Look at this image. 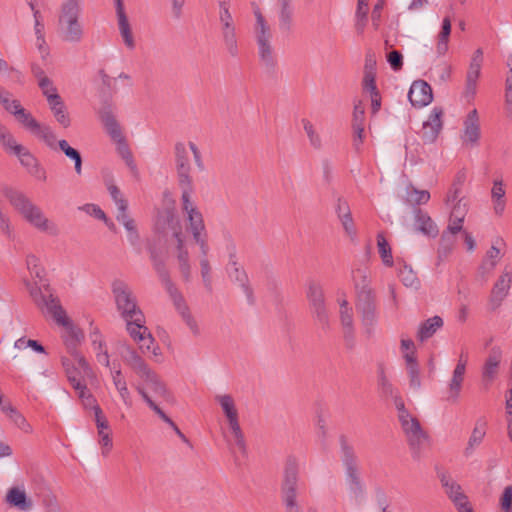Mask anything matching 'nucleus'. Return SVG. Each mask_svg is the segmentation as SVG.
Segmentation results:
<instances>
[{
  "instance_id": "obj_46",
  "label": "nucleus",
  "mask_w": 512,
  "mask_h": 512,
  "mask_svg": "<svg viewBox=\"0 0 512 512\" xmlns=\"http://www.w3.org/2000/svg\"><path fill=\"white\" fill-rule=\"evenodd\" d=\"M222 40L231 57H237L239 55L238 39L236 29L221 31Z\"/></svg>"
},
{
  "instance_id": "obj_4",
  "label": "nucleus",
  "mask_w": 512,
  "mask_h": 512,
  "mask_svg": "<svg viewBox=\"0 0 512 512\" xmlns=\"http://www.w3.org/2000/svg\"><path fill=\"white\" fill-rule=\"evenodd\" d=\"M81 0H65L61 5L58 25L61 38L69 43H79L83 40L84 29L79 18Z\"/></svg>"
},
{
  "instance_id": "obj_53",
  "label": "nucleus",
  "mask_w": 512,
  "mask_h": 512,
  "mask_svg": "<svg viewBox=\"0 0 512 512\" xmlns=\"http://www.w3.org/2000/svg\"><path fill=\"white\" fill-rule=\"evenodd\" d=\"M463 181L464 176L458 175L456 180L452 183L445 198L446 205L452 206L458 201V199L465 198L464 196H461Z\"/></svg>"
},
{
  "instance_id": "obj_49",
  "label": "nucleus",
  "mask_w": 512,
  "mask_h": 512,
  "mask_svg": "<svg viewBox=\"0 0 512 512\" xmlns=\"http://www.w3.org/2000/svg\"><path fill=\"white\" fill-rule=\"evenodd\" d=\"M280 6L279 25L283 30H289L292 23L291 0H278Z\"/></svg>"
},
{
  "instance_id": "obj_62",
  "label": "nucleus",
  "mask_w": 512,
  "mask_h": 512,
  "mask_svg": "<svg viewBox=\"0 0 512 512\" xmlns=\"http://www.w3.org/2000/svg\"><path fill=\"white\" fill-rule=\"evenodd\" d=\"M149 387L152 389V391L163 398H166L167 396V390L165 385L160 381L159 377L154 372L152 374V377H148L146 380Z\"/></svg>"
},
{
  "instance_id": "obj_3",
  "label": "nucleus",
  "mask_w": 512,
  "mask_h": 512,
  "mask_svg": "<svg viewBox=\"0 0 512 512\" xmlns=\"http://www.w3.org/2000/svg\"><path fill=\"white\" fill-rule=\"evenodd\" d=\"M3 194L11 206L35 229L51 235L58 233L57 226L51 222L45 216L42 209L23 192L6 187L3 189Z\"/></svg>"
},
{
  "instance_id": "obj_50",
  "label": "nucleus",
  "mask_w": 512,
  "mask_h": 512,
  "mask_svg": "<svg viewBox=\"0 0 512 512\" xmlns=\"http://www.w3.org/2000/svg\"><path fill=\"white\" fill-rule=\"evenodd\" d=\"M136 391L141 395L147 405L169 426L173 425V420L151 399L146 390L141 385L135 386Z\"/></svg>"
},
{
  "instance_id": "obj_16",
  "label": "nucleus",
  "mask_w": 512,
  "mask_h": 512,
  "mask_svg": "<svg viewBox=\"0 0 512 512\" xmlns=\"http://www.w3.org/2000/svg\"><path fill=\"white\" fill-rule=\"evenodd\" d=\"M356 310L363 325L370 332L377 322L376 296L374 291H362L357 295Z\"/></svg>"
},
{
  "instance_id": "obj_44",
  "label": "nucleus",
  "mask_w": 512,
  "mask_h": 512,
  "mask_svg": "<svg viewBox=\"0 0 512 512\" xmlns=\"http://www.w3.org/2000/svg\"><path fill=\"white\" fill-rule=\"evenodd\" d=\"M377 247L383 264L385 266L392 267L394 263L392 250L383 233L377 234Z\"/></svg>"
},
{
  "instance_id": "obj_17",
  "label": "nucleus",
  "mask_w": 512,
  "mask_h": 512,
  "mask_svg": "<svg viewBox=\"0 0 512 512\" xmlns=\"http://www.w3.org/2000/svg\"><path fill=\"white\" fill-rule=\"evenodd\" d=\"M299 464L294 457L286 460L284 478L281 486L282 499L297 498Z\"/></svg>"
},
{
  "instance_id": "obj_14",
  "label": "nucleus",
  "mask_w": 512,
  "mask_h": 512,
  "mask_svg": "<svg viewBox=\"0 0 512 512\" xmlns=\"http://www.w3.org/2000/svg\"><path fill=\"white\" fill-rule=\"evenodd\" d=\"M311 311L323 329L329 327V313L325 305L324 292L320 284L311 282L307 290Z\"/></svg>"
},
{
  "instance_id": "obj_38",
  "label": "nucleus",
  "mask_w": 512,
  "mask_h": 512,
  "mask_svg": "<svg viewBox=\"0 0 512 512\" xmlns=\"http://www.w3.org/2000/svg\"><path fill=\"white\" fill-rule=\"evenodd\" d=\"M443 324V319L437 315L425 320L419 326L417 339L420 342L428 340L443 326Z\"/></svg>"
},
{
  "instance_id": "obj_58",
  "label": "nucleus",
  "mask_w": 512,
  "mask_h": 512,
  "mask_svg": "<svg viewBox=\"0 0 512 512\" xmlns=\"http://www.w3.org/2000/svg\"><path fill=\"white\" fill-rule=\"evenodd\" d=\"M33 135L45 142L50 148H56V135L49 126L41 124Z\"/></svg>"
},
{
  "instance_id": "obj_21",
  "label": "nucleus",
  "mask_w": 512,
  "mask_h": 512,
  "mask_svg": "<svg viewBox=\"0 0 512 512\" xmlns=\"http://www.w3.org/2000/svg\"><path fill=\"white\" fill-rule=\"evenodd\" d=\"M480 136L481 131L478 112L476 109H473L464 120V130L461 136L462 142L465 145L475 146L478 144Z\"/></svg>"
},
{
  "instance_id": "obj_19",
  "label": "nucleus",
  "mask_w": 512,
  "mask_h": 512,
  "mask_svg": "<svg viewBox=\"0 0 512 512\" xmlns=\"http://www.w3.org/2000/svg\"><path fill=\"white\" fill-rule=\"evenodd\" d=\"M483 62V52L481 49H477L471 59L469 69L466 76V98H473L476 94L477 80L480 76L481 67Z\"/></svg>"
},
{
  "instance_id": "obj_10",
  "label": "nucleus",
  "mask_w": 512,
  "mask_h": 512,
  "mask_svg": "<svg viewBox=\"0 0 512 512\" xmlns=\"http://www.w3.org/2000/svg\"><path fill=\"white\" fill-rule=\"evenodd\" d=\"M341 451L342 461L346 469L349 490L356 498H358L363 494V484L359 476L357 457L353 448L344 440L341 443Z\"/></svg>"
},
{
  "instance_id": "obj_45",
  "label": "nucleus",
  "mask_w": 512,
  "mask_h": 512,
  "mask_svg": "<svg viewBox=\"0 0 512 512\" xmlns=\"http://www.w3.org/2000/svg\"><path fill=\"white\" fill-rule=\"evenodd\" d=\"M451 33V20L449 17H445L442 22V28L438 35L437 53L444 55L448 50V41Z\"/></svg>"
},
{
  "instance_id": "obj_42",
  "label": "nucleus",
  "mask_w": 512,
  "mask_h": 512,
  "mask_svg": "<svg viewBox=\"0 0 512 512\" xmlns=\"http://www.w3.org/2000/svg\"><path fill=\"white\" fill-rule=\"evenodd\" d=\"M354 286L359 295L362 291H373L370 287V277L366 268H357L352 271Z\"/></svg>"
},
{
  "instance_id": "obj_31",
  "label": "nucleus",
  "mask_w": 512,
  "mask_h": 512,
  "mask_svg": "<svg viewBox=\"0 0 512 512\" xmlns=\"http://www.w3.org/2000/svg\"><path fill=\"white\" fill-rule=\"evenodd\" d=\"M340 304V321L343 328L344 338L348 342L354 339V326H353V310L349 307L346 299L339 302Z\"/></svg>"
},
{
  "instance_id": "obj_2",
  "label": "nucleus",
  "mask_w": 512,
  "mask_h": 512,
  "mask_svg": "<svg viewBox=\"0 0 512 512\" xmlns=\"http://www.w3.org/2000/svg\"><path fill=\"white\" fill-rule=\"evenodd\" d=\"M155 230L158 234L168 238L171 236L175 241L173 255L176 257L178 267L183 279L188 282L191 279V264L189 254V243L185 240L179 218L173 208H167L158 213Z\"/></svg>"
},
{
  "instance_id": "obj_40",
  "label": "nucleus",
  "mask_w": 512,
  "mask_h": 512,
  "mask_svg": "<svg viewBox=\"0 0 512 512\" xmlns=\"http://www.w3.org/2000/svg\"><path fill=\"white\" fill-rule=\"evenodd\" d=\"M126 363L143 380L152 377L154 373L134 350L131 351L129 357L126 359Z\"/></svg>"
},
{
  "instance_id": "obj_36",
  "label": "nucleus",
  "mask_w": 512,
  "mask_h": 512,
  "mask_svg": "<svg viewBox=\"0 0 512 512\" xmlns=\"http://www.w3.org/2000/svg\"><path fill=\"white\" fill-rule=\"evenodd\" d=\"M26 264H27V268H28L31 276L33 278L39 279V283L38 282L31 283V282L27 281L26 287H28V284H30V286L40 288L43 292H45V287H47L48 290H50V288L47 284L42 283L43 277H44V269L40 266L39 259L34 255H29V256H27ZM27 289H29V288H27ZM28 291L30 292V290H28ZM49 293H51V291H49Z\"/></svg>"
},
{
  "instance_id": "obj_60",
  "label": "nucleus",
  "mask_w": 512,
  "mask_h": 512,
  "mask_svg": "<svg viewBox=\"0 0 512 512\" xmlns=\"http://www.w3.org/2000/svg\"><path fill=\"white\" fill-rule=\"evenodd\" d=\"M302 124L311 146L315 149H320L322 141L320 135L316 132L314 125L308 119H302Z\"/></svg>"
},
{
  "instance_id": "obj_5",
  "label": "nucleus",
  "mask_w": 512,
  "mask_h": 512,
  "mask_svg": "<svg viewBox=\"0 0 512 512\" xmlns=\"http://www.w3.org/2000/svg\"><path fill=\"white\" fill-rule=\"evenodd\" d=\"M113 294L117 310L126 322L127 330L131 326H139V323H145V316L137 304L136 297L126 283L122 281L114 282Z\"/></svg>"
},
{
  "instance_id": "obj_20",
  "label": "nucleus",
  "mask_w": 512,
  "mask_h": 512,
  "mask_svg": "<svg viewBox=\"0 0 512 512\" xmlns=\"http://www.w3.org/2000/svg\"><path fill=\"white\" fill-rule=\"evenodd\" d=\"M511 282L512 276L510 272H504L499 276L489 297V306L491 310H496L501 306L503 300L509 293Z\"/></svg>"
},
{
  "instance_id": "obj_30",
  "label": "nucleus",
  "mask_w": 512,
  "mask_h": 512,
  "mask_svg": "<svg viewBox=\"0 0 512 512\" xmlns=\"http://www.w3.org/2000/svg\"><path fill=\"white\" fill-rule=\"evenodd\" d=\"M5 500L11 507L21 511H29L33 506L32 500L27 497L25 490L19 487L10 488Z\"/></svg>"
},
{
  "instance_id": "obj_39",
  "label": "nucleus",
  "mask_w": 512,
  "mask_h": 512,
  "mask_svg": "<svg viewBox=\"0 0 512 512\" xmlns=\"http://www.w3.org/2000/svg\"><path fill=\"white\" fill-rule=\"evenodd\" d=\"M404 359L406 362V369L409 376L410 386L414 389L420 388L421 379L417 356L414 352H408L404 354Z\"/></svg>"
},
{
  "instance_id": "obj_7",
  "label": "nucleus",
  "mask_w": 512,
  "mask_h": 512,
  "mask_svg": "<svg viewBox=\"0 0 512 512\" xmlns=\"http://www.w3.org/2000/svg\"><path fill=\"white\" fill-rule=\"evenodd\" d=\"M254 16L256 21L253 26V34L260 61L266 67H273L275 64V54L272 46L273 34L271 27L258 7L254 9Z\"/></svg>"
},
{
  "instance_id": "obj_61",
  "label": "nucleus",
  "mask_w": 512,
  "mask_h": 512,
  "mask_svg": "<svg viewBox=\"0 0 512 512\" xmlns=\"http://www.w3.org/2000/svg\"><path fill=\"white\" fill-rule=\"evenodd\" d=\"M115 143L117 145L116 149L118 154L126 162L127 166H129L131 169H134L135 163L133 160V155L126 142V139L123 138L121 141H116Z\"/></svg>"
},
{
  "instance_id": "obj_33",
  "label": "nucleus",
  "mask_w": 512,
  "mask_h": 512,
  "mask_svg": "<svg viewBox=\"0 0 512 512\" xmlns=\"http://www.w3.org/2000/svg\"><path fill=\"white\" fill-rule=\"evenodd\" d=\"M466 370L454 368L452 377L447 386V401L455 403L460 397Z\"/></svg>"
},
{
  "instance_id": "obj_37",
  "label": "nucleus",
  "mask_w": 512,
  "mask_h": 512,
  "mask_svg": "<svg viewBox=\"0 0 512 512\" xmlns=\"http://www.w3.org/2000/svg\"><path fill=\"white\" fill-rule=\"evenodd\" d=\"M416 228L424 235L435 237L438 234V227L432 218L421 209L415 210Z\"/></svg>"
},
{
  "instance_id": "obj_26",
  "label": "nucleus",
  "mask_w": 512,
  "mask_h": 512,
  "mask_svg": "<svg viewBox=\"0 0 512 512\" xmlns=\"http://www.w3.org/2000/svg\"><path fill=\"white\" fill-rule=\"evenodd\" d=\"M13 155L17 156L21 164L27 168V170L35 175L36 177L45 180V171L38 166L37 159L31 154V152L23 145L15 146Z\"/></svg>"
},
{
  "instance_id": "obj_32",
  "label": "nucleus",
  "mask_w": 512,
  "mask_h": 512,
  "mask_svg": "<svg viewBox=\"0 0 512 512\" xmlns=\"http://www.w3.org/2000/svg\"><path fill=\"white\" fill-rule=\"evenodd\" d=\"M487 426L488 422L484 417L476 420L471 436L469 437L467 447L465 448L466 456L470 455L474 449L482 443L487 432Z\"/></svg>"
},
{
  "instance_id": "obj_22",
  "label": "nucleus",
  "mask_w": 512,
  "mask_h": 512,
  "mask_svg": "<svg viewBox=\"0 0 512 512\" xmlns=\"http://www.w3.org/2000/svg\"><path fill=\"white\" fill-rule=\"evenodd\" d=\"M127 331L131 338L139 345V349L142 353L157 354L154 346L155 340L145 326V323H139V326H131Z\"/></svg>"
},
{
  "instance_id": "obj_41",
  "label": "nucleus",
  "mask_w": 512,
  "mask_h": 512,
  "mask_svg": "<svg viewBox=\"0 0 512 512\" xmlns=\"http://www.w3.org/2000/svg\"><path fill=\"white\" fill-rule=\"evenodd\" d=\"M73 360H74V362L68 358H65V357L62 358V365L65 369L67 379L70 382V384L72 385V387L75 386L76 383L83 382L81 380L82 374L89 375L92 372V370L90 369V371L88 373H85L84 370L78 365V363L74 357H73Z\"/></svg>"
},
{
  "instance_id": "obj_18",
  "label": "nucleus",
  "mask_w": 512,
  "mask_h": 512,
  "mask_svg": "<svg viewBox=\"0 0 512 512\" xmlns=\"http://www.w3.org/2000/svg\"><path fill=\"white\" fill-rule=\"evenodd\" d=\"M408 98L414 107L427 106L433 100L432 88L426 81L416 80L410 87Z\"/></svg>"
},
{
  "instance_id": "obj_9",
  "label": "nucleus",
  "mask_w": 512,
  "mask_h": 512,
  "mask_svg": "<svg viewBox=\"0 0 512 512\" xmlns=\"http://www.w3.org/2000/svg\"><path fill=\"white\" fill-rule=\"evenodd\" d=\"M10 92L0 86V103L3 105L5 110L12 114L17 122L28 132L34 134L39 126L41 125L33 115L24 109L17 99H10Z\"/></svg>"
},
{
  "instance_id": "obj_47",
  "label": "nucleus",
  "mask_w": 512,
  "mask_h": 512,
  "mask_svg": "<svg viewBox=\"0 0 512 512\" xmlns=\"http://www.w3.org/2000/svg\"><path fill=\"white\" fill-rule=\"evenodd\" d=\"M500 243H502V239L496 240L495 244H493L491 246V248L487 251L486 257L483 260L482 266H481L483 270L490 272L495 268L497 261L501 257V251L497 247V244H500Z\"/></svg>"
},
{
  "instance_id": "obj_25",
  "label": "nucleus",
  "mask_w": 512,
  "mask_h": 512,
  "mask_svg": "<svg viewBox=\"0 0 512 512\" xmlns=\"http://www.w3.org/2000/svg\"><path fill=\"white\" fill-rule=\"evenodd\" d=\"M115 5L120 35L126 47L133 50L135 48V40L128 17L125 13L123 0H115Z\"/></svg>"
},
{
  "instance_id": "obj_55",
  "label": "nucleus",
  "mask_w": 512,
  "mask_h": 512,
  "mask_svg": "<svg viewBox=\"0 0 512 512\" xmlns=\"http://www.w3.org/2000/svg\"><path fill=\"white\" fill-rule=\"evenodd\" d=\"M430 200L428 190H418L415 187L407 189V202L412 205L426 204Z\"/></svg>"
},
{
  "instance_id": "obj_28",
  "label": "nucleus",
  "mask_w": 512,
  "mask_h": 512,
  "mask_svg": "<svg viewBox=\"0 0 512 512\" xmlns=\"http://www.w3.org/2000/svg\"><path fill=\"white\" fill-rule=\"evenodd\" d=\"M99 117L111 139L121 141L124 137L121 127L109 107H104L99 112Z\"/></svg>"
},
{
  "instance_id": "obj_35",
  "label": "nucleus",
  "mask_w": 512,
  "mask_h": 512,
  "mask_svg": "<svg viewBox=\"0 0 512 512\" xmlns=\"http://www.w3.org/2000/svg\"><path fill=\"white\" fill-rule=\"evenodd\" d=\"M0 410L13 422L19 429L25 433L32 432V426L27 422L26 418L20 413L9 400L3 404Z\"/></svg>"
},
{
  "instance_id": "obj_24",
  "label": "nucleus",
  "mask_w": 512,
  "mask_h": 512,
  "mask_svg": "<svg viewBox=\"0 0 512 512\" xmlns=\"http://www.w3.org/2000/svg\"><path fill=\"white\" fill-rule=\"evenodd\" d=\"M155 268H156L160 278L162 279V281L165 282L167 291H168L170 297L172 298L176 309L179 311V313L181 315L188 312L189 309L185 303L183 296L178 291V289L174 286V284L171 282L169 274L166 271L164 265L161 263H155Z\"/></svg>"
},
{
  "instance_id": "obj_51",
  "label": "nucleus",
  "mask_w": 512,
  "mask_h": 512,
  "mask_svg": "<svg viewBox=\"0 0 512 512\" xmlns=\"http://www.w3.org/2000/svg\"><path fill=\"white\" fill-rule=\"evenodd\" d=\"M136 391L141 395L147 405L169 426L173 425V420L151 399L146 390L141 385L135 386Z\"/></svg>"
},
{
  "instance_id": "obj_63",
  "label": "nucleus",
  "mask_w": 512,
  "mask_h": 512,
  "mask_svg": "<svg viewBox=\"0 0 512 512\" xmlns=\"http://www.w3.org/2000/svg\"><path fill=\"white\" fill-rule=\"evenodd\" d=\"M38 86L42 91V94L45 96L47 102H49L50 97H59L60 95L57 92V88L55 87L53 81L48 77L46 79H42L38 82Z\"/></svg>"
},
{
  "instance_id": "obj_64",
  "label": "nucleus",
  "mask_w": 512,
  "mask_h": 512,
  "mask_svg": "<svg viewBox=\"0 0 512 512\" xmlns=\"http://www.w3.org/2000/svg\"><path fill=\"white\" fill-rule=\"evenodd\" d=\"M352 126H365V109L361 100L354 103Z\"/></svg>"
},
{
  "instance_id": "obj_52",
  "label": "nucleus",
  "mask_w": 512,
  "mask_h": 512,
  "mask_svg": "<svg viewBox=\"0 0 512 512\" xmlns=\"http://www.w3.org/2000/svg\"><path fill=\"white\" fill-rule=\"evenodd\" d=\"M136 391L141 395L147 405L169 426L173 425V420L151 399L146 390L141 385L135 386Z\"/></svg>"
},
{
  "instance_id": "obj_56",
  "label": "nucleus",
  "mask_w": 512,
  "mask_h": 512,
  "mask_svg": "<svg viewBox=\"0 0 512 512\" xmlns=\"http://www.w3.org/2000/svg\"><path fill=\"white\" fill-rule=\"evenodd\" d=\"M378 385L385 396H393L395 394V388L392 383L388 380L385 372L384 364H379L377 369Z\"/></svg>"
},
{
  "instance_id": "obj_54",
  "label": "nucleus",
  "mask_w": 512,
  "mask_h": 512,
  "mask_svg": "<svg viewBox=\"0 0 512 512\" xmlns=\"http://www.w3.org/2000/svg\"><path fill=\"white\" fill-rule=\"evenodd\" d=\"M398 277L406 287H417L419 280L411 267L403 264L398 270Z\"/></svg>"
},
{
  "instance_id": "obj_34",
  "label": "nucleus",
  "mask_w": 512,
  "mask_h": 512,
  "mask_svg": "<svg viewBox=\"0 0 512 512\" xmlns=\"http://www.w3.org/2000/svg\"><path fill=\"white\" fill-rule=\"evenodd\" d=\"M47 103L56 121L64 128L69 127L71 124L70 116L61 96L50 97Z\"/></svg>"
},
{
  "instance_id": "obj_13",
  "label": "nucleus",
  "mask_w": 512,
  "mask_h": 512,
  "mask_svg": "<svg viewBox=\"0 0 512 512\" xmlns=\"http://www.w3.org/2000/svg\"><path fill=\"white\" fill-rule=\"evenodd\" d=\"M399 422L411 450L415 454H419L428 441V436L422 429L419 420L410 414L408 417L399 419Z\"/></svg>"
},
{
  "instance_id": "obj_59",
  "label": "nucleus",
  "mask_w": 512,
  "mask_h": 512,
  "mask_svg": "<svg viewBox=\"0 0 512 512\" xmlns=\"http://www.w3.org/2000/svg\"><path fill=\"white\" fill-rule=\"evenodd\" d=\"M207 255L208 254H202V258L200 259L201 276L207 291L212 292L211 266Z\"/></svg>"
},
{
  "instance_id": "obj_27",
  "label": "nucleus",
  "mask_w": 512,
  "mask_h": 512,
  "mask_svg": "<svg viewBox=\"0 0 512 512\" xmlns=\"http://www.w3.org/2000/svg\"><path fill=\"white\" fill-rule=\"evenodd\" d=\"M442 115V109L434 108L428 120L423 124L422 138L425 142L432 143L436 140L442 129Z\"/></svg>"
},
{
  "instance_id": "obj_1",
  "label": "nucleus",
  "mask_w": 512,
  "mask_h": 512,
  "mask_svg": "<svg viewBox=\"0 0 512 512\" xmlns=\"http://www.w3.org/2000/svg\"><path fill=\"white\" fill-rule=\"evenodd\" d=\"M30 290V296L35 304L42 310L46 309L58 325L64 327L65 331L62 335L65 346L72 357L75 358L78 365L84 370L85 373L90 371V365L83 355H81L77 347L84 338L83 331L75 326L72 321L67 317L65 310L62 308L60 301L57 297H54L52 293H49L47 287L43 292L38 287H33L28 284Z\"/></svg>"
},
{
  "instance_id": "obj_48",
  "label": "nucleus",
  "mask_w": 512,
  "mask_h": 512,
  "mask_svg": "<svg viewBox=\"0 0 512 512\" xmlns=\"http://www.w3.org/2000/svg\"><path fill=\"white\" fill-rule=\"evenodd\" d=\"M219 21L221 31L236 29L234 19L229 11L228 0H220Z\"/></svg>"
},
{
  "instance_id": "obj_11",
  "label": "nucleus",
  "mask_w": 512,
  "mask_h": 512,
  "mask_svg": "<svg viewBox=\"0 0 512 512\" xmlns=\"http://www.w3.org/2000/svg\"><path fill=\"white\" fill-rule=\"evenodd\" d=\"M450 207L448 226L441 235V241L443 243L448 242L450 246H453L454 240L452 238L462 231L463 222L469 210V202L466 198H461Z\"/></svg>"
},
{
  "instance_id": "obj_8",
  "label": "nucleus",
  "mask_w": 512,
  "mask_h": 512,
  "mask_svg": "<svg viewBox=\"0 0 512 512\" xmlns=\"http://www.w3.org/2000/svg\"><path fill=\"white\" fill-rule=\"evenodd\" d=\"M215 400L219 403L224 415L226 416L234 445L242 454H245L246 442L240 427L238 410L233 397L229 394L216 395Z\"/></svg>"
},
{
  "instance_id": "obj_6",
  "label": "nucleus",
  "mask_w": 512,
  "mask_h": 512,
  "mask_svg": "<svg viewBox=\"0 0 512 512\" xmlns=\"http://www.w3.org/2000/svg\"><path fill=\"white\" fill-rule=\"evenodd\" d=\"M193 191H182L181 202L182 211L186 214L187 229L193 237V241L200 248L201 254H208V233L206 231L202 213L191 201Z\"/></svg>"
},
{
  "instance_id": "obj_29",
  "label": "nucleus",
  "mask_w": 512,
  "mask_h": 512,
  "mask_svg": "<svg viewBox=\"0 0 512 512\" xmlns=\"http://www.w3.org/2000/svg\"><path fill=\"white\" fill-rule=\"evenodd\" d=\"M336 212L346 234L351 238V240H354L357 235V231L347 201L339 198L337 201Z\"/></svg>"
},
{
  "instance_id": "obj_15",
  "label": "nucleus",
  "mask_w": 512,
  "mask_h": 512,
  "mask_svg": "<svg viewBox=\"0 0 512 512\" xmlns=\"http://www.w3.org/2000/svg\"><path fill=\"white\" fill-rule=\"evenodd\" d=\"M175 163L178 177V184L182 191H193V180L190 176L191 166L188 150L184 143L175 144Z\"/></svg>"
},
{
  "instance_id": "obj_23",
  "label": "nucleus",
  "mask_w": 512,
  "mask_h": 512,
  "mask_svg": "<svg viewBox=\"0 0 512 512\" xmlns=\"http://www.w3.org/2000/svg\"><path fill=\"white\" fill-rule=\"evenodd\" d=\"M501 360V348L498 346L492 347L482 367V381L486 385L491 384L498 375Z\"/></svg>"
},
{
  "instance_id": "obj_12",
  "label": "nucleus",
  "mask_w": 512,
  "mask_h": 512,
  "mask_svg": "<svg viewBox=\"0 0 512 512\" xmlns=\"http://www.w3.org/2000/svg\"><path fill=\"white\" fill-rule=\"evenodd\" d=\"M438 478L445 494L453 502L458 512H474L462 487L448 472H440Z\"/></svg>"
},
{
  "instance_id": "obj_43",
  "label": "nucleus",
  "mask_w": 512,
  "mask_h": 512,
  "mask_svg": "<svg viewBox=\"0 0 512 512\" xmlns=\"http://www.w3.org/2000/svg\"><path fill=\"white\" fill-rule=\"evenodd\" d=\"M232 266H233V268L230 271L231 279H233L234 281H236L240 284V286L243 288L249 302L252 303L253 302V291L248 284V277H247L246 272L243 269L239 268L236 265V262H233Z\"/></svg>"
},
{
  "instance_id": "obj_57",
  "label": "nucleus",
  "mask_w": 512,
  "mask_h": 512,
  "mask_svg": "<svg viewBox=\"0 0 512 512\" xmlns=\"http://www.w3.org/2000/svg\"><path fill=\"white\" fill-rule=\"evenodd\" d=\"M58 146L65 153V155L67 157H69L72 160H74V162H75V171L77 172V174H80L81 173V169H82V158H81L80 153L76 149H74L71 146H69V144H68V142L66 140H60L58 142Z\"/></svg>"
}]
</instances>
